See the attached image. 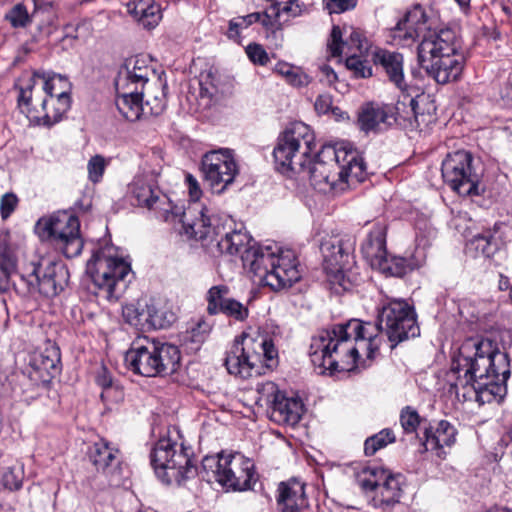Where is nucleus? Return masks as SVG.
I'll use <instances>...</instances> for the list:
<instances>
[{"label": "nucleus", "instance_id": "f257e3e1", "mask_svg": "<svg viewBox=\"0 0 512 512\" xmlns=\"http://www.w3.org/2000/svg\"><path fill=\"white\" fill-rule=\"evenodd\" d=\"M385 332L391 342L399 343L420 333L413 306L403 299H387L379 309L376 325L351 319L333 325L312 337L309 357L315 371H350L357 366L360 351L371 359L378 350L377 332Z\"/></svg>", "mask_w": 512, "mask_h": 512}, {"label": "nucleus", "instance_id": "f03ea898", "mask_svg": "<svg viewBox=\"0 0 512 512\" xmlns=\"http://www.w3.org/2000/svg\"><path fill=\"white\" fill-rule=\"evenodd\" d=\"M419 37H422L417 48L420 66L439 84L457 80L464 67V55L455 32L431 30L425 10L415 5L389 30L388 39L392 45L405 47Z\"/></svg>", "mask_w": 512, "mask_h": 512}, {"label": "nucleus", "instance_id": "7ed1b4c3", "mask_svg": "<svg viewBox=\"0 0 512 512\" xmlns=\"http://www.w3.org/2000/svg\"><path fill=\"white\" fill-rule=\"evenodd\" d=\"M450 373L455 394L465 400L474 397L482 405L503 398L510 369L506 355L490 340L469 338L459 348Z\"/></svg>", "mask_w": 512, "mask_h": 512}, {"label": "nucleus", "instance_id": "20e7f679", "mask_svg": "<svg viewBox=\"0 0 512 512\" xmlns=\"http://www.w3.org/2000/svg\"><path fill=\"white\" fill-rule=\"evenodd\" d=\"M365 163L350 143L324 145L309 167V180L321 193H339L346 189L348 178L361 181Z\"/></svg>", "mask_w": 512, "mask_h": 512}, {"label": "nucleus", "instance_id": "39448f33", "mask_svg": "<svg viewBox=\"0 0 512 512\" xmlns=\"http://www.w3.org/2000/svg\"><path fill=\"white\" fill-rule=\"evenodd\" d=\"M242 261L259 283L275 292L289 289L301 279L294 252L277 244L248 249Z\"/></svg>", "mask_w": 512, "mask_h": 512}, {"label": "nucleus", "instance_id": "423d86ee", "mask_svg": "<svg viewBox=\"0 0 512 512\" xmlns=\"http://www.w3.org/2000/svg\"><path fill=\"white\" fill-rule=\"evenodd\" d=\"M224 364L229 374L250 378L261 373V365L269 369L276 367L278 350L272 338L249 327L235 339L226 353Z\"/></svg>", "mask_w": 512, "mask_h": 512}, {"label": "nucleus", "instance_id": "0eeeda50", "mask_svg": "<svg viewBox=\"0 0 512 512\" xmlns=\"http://www.w3.org/2000/svg\"><path fill=\"white\" fill-rule=\"evenodd\" d=\"M197 214L192 222H187L186 232L190 233L195 239L202 242L203 246L211 253L236 255L243 257L246 250L256 247L248 246L250 237L242 230H232L231 225L220 223L218 218L213 217L207 207H196Z\"/></svg>", "mask_w": 512, "mask_h": 512}, {"label": "nucleus", "instance_id": "6e6552de", "mask_svg": "<svg viewBox=\"0 0 512 512\" xmlns=\"http://www.w3.org/2000/svg\"><path fill=\"white\" fill-rule=\"evenodd\" d=\"M200 475L234 491L249 490L256 482L253 461L238 452L204 457Z\"/></svg>", "mask_w": 512, "mask_h": 512}, {"label": "nucleus", "instance_id": "1a4fd4ad", "mask_svg": "<svg viewBox=\"0 0 512 512\" xmlns=\"http://www.w3.org/2000/svg\"><path fill=\"white\" fill-rule=\"evenodd\" d=\"M151 465L157 477L165 484L181 485L197 474L191 449L171 439H160L151 452Z\"/></svg>", "mask_w": 512, "mask_h": 512}, {"label": "nucleus", "instance_id": "9d476101", "mask_svg": "<svg viewBox=\"0 0 512 512\" xmlns=\"http://www.w3.org/2000/svg\"><path fill=\"white\" fill-rule=\"evenodd\" d=\"M180 362V352L174 345L146 341L135 343L125 354L127 368L145 377L173 373Z\"/></svg>", "mask_w": 512, "mask_h": 512}, {"label": "nucleus", "instance_id": "9b49d317", "mask_svg": "<svg viewBox=\"0 0 512 512\" xmlns=\"http://www.w3.org/2000/svg\"><path fill=\"white\" fill-rule=\"evenodd\" d=\"M315 137L310 127L303 122H294L279 135L273 150L275 163L282 172L297 171L305 167L315 146Z\"/></svg>", "mask_w": 512, "mask_h": 512}, {"label": "nucleus", "instance_id": "f8f14e48", "mask_svg": "<svg viewBox=\"0 0 512 512\" xmlns=\"http://www.w3.org/2000/svg\"><path fill=\"white\" fill-rule=\"evenodd\" d=\"M94 285L106 293V298H118L120 287H124L125 278L131 272V265L124 258L116 255L113 247L97 250L87 263Z\"/></svg>", "mask_w": 512, "mask_h": 512}, {"label": "nucleus", "instance_id": "ddd939ff", "mask_svg": "<svg viewBox=\"0 0 512 512\" xmlns=\"http://www.w3.org/2000/svg\"><path fill=\"white\" fill-rule=\"evenodd\" d=\"M355 244L353 236L339 234L328 236L321 242L324 270L331 288L336 293L349 290L351 287L347 269L352 260Z\"/></svg>", "mask_w": 512, "mask_h": 512}, {"label": "nucleus", "instance_id": "4468645a", "mask_svg": "<svg viewBox=\"0 0 512 512\" xmlns=\"http://www.w3.org/2000/svg\"><path fill=\"white\" fill-rule=\"evenodd\" d=\"M36 229L43 238L50 239L67 258L78 256L83 249L80 222L69 211H58L37 221Z\"/></svg>", "mask_w": 512, "mask_h": 512}, {"label": "nucleus", "instance_id": "2eb2a0df", "mask_svg": "<svg viewBox=\"0 0 512 512\" xmlns=\"http://www.w3.org/2000/svg\"><path fill=\"white\" fill-rule=\"evenodd\" d=\"M129 194L134 205L153 211L164 221L179 217L182 224L186 226L188 215L196 211V207H189L188 211H183L182 207L174 205L169 197L155 185L151 176H136L129 185Z\"/></svg>", "mask_w": 512, "mask_h": 512}, {"label": "nucleus", "instance_id": "dca6fc26", "mask_svg": "<svg viewBox=\"0 0 512 512\" xmlns=\"http://www.w3.org/2000/svg\"><path fill=\"white\" fill-rule=\"evenodd\" d=\"M51 95L41 82L38 72L23 79L19 89L18 106L22 113L36 125L52 126L62 119L60 113L49 112L48 103Z\"/></svg>", "mask_w": 512, "mask_h": 512}, {"label": "nucleus", "instance_id": "f3484780", "mask_svg": "<svg viewBox=\"0 0 512 512\" xmlns=\"http://www.w3.org/2000/svg\"><path fill=\"white\" fill-rule=\"evenodd\" d=\"M20 281L25 285V288H19L23 294L39 292L46 297H53L64 289L67 271L61 263L43 258L31 262L28 272L20 275Z\"/></svg>", "mask_w": 512, "mask_h": 512}, {"label": "nucleus", "instance_id": "a211bd4d", "mask_svg": "<svg viewBox=\"0 0 512 512\" xmlns=\"http://www.w3.org/2000/svg\"><path fill=\"white\" fill-rule=\"evenodd\" d=\"M401 475H392L380 466H368L357 477L361 489L365 492H375L372 498L374 508H385L398 503L402 496Z\"/></svg>", "mask_w": 512, "mask_h": 512}, {"label": "nucleus", "instance_id": "6ab92c4d", "mask_svg": "<svg viewBox=\"0 0 512 512\" xmlns=\"http://www.w3.org/2000/svg\"><path fill=\"white\" fill-rule=\"evenodd\" d=\"M473 157L464 150L447 155L442 162V177L452 190L461 196L480 194L479 176L472 167Z\"/></svg>", "mask_w": 512, "mask_h": 512}, {"label": "nucleus", "instance_id": "aec40b11", "mask_svg": "<svg viewBox=\"0 0 512 512\" xmlns=\"http://www.w3.org/2000/svg\"><path fill=\"white\" fill-rule=\"evenodd\" d=\"M258 401L269 406L272 421L281 425H296L303 414V403L299 398L287 397L274 382L267 381L257 385Z\"/></svg>", "mask_w": 512, "mask_h": 512}, {"label": "nucleus", "instance_id": "412c9836", "mask_svg": "<svg viewBox=\"0 0 512 512\" xmlns=\"http://www.w3.org/2000/svg\"><path fill=\"white\" fill-rule=\"evenodd\" d=\"M201 171L210 188L222 192L234 181L238 167L229 149H219L203 156Z\"/></svg>", "mask_w": 512, "mask_h": 512}, {"label": "nucleus", "instance_id": "4be33fe9", "mask_svg": "<svg viewBox=\"0 0 512 512\" xmlns=\"http://www.w3.org/2000/svg\"><path fill=\"white\" fill-rule=\"evenodd\" d=\"M361 252L371 267L392 276L405 274V267L395 263V267L387 257L386 226L377 223L361 245Z\"/></svg>", "mask_w": 512, "mask_h": 512}, {"label": "nucleus", "instance_id": "5701e85b", "mask_svg": "<svg viewBox=\"0 0 512 512\" xmlns=\"http://www.w3.org/2000/svg\"><path fill=\"white\" fill-rule=\"evenodd\" d=\"M422 98L416 88L410 87L401 91L395 105L388 104L392 116L391 125L396 123L405 129L421 130L426 122V115L419 109V100Z\"/></svg>", "mask_w": 512, "mask_h": 512}, {"label": "nucleus", "instance_id": "b1692460", "mask_svg": "<svg viewBox=\"0 0 512 512\" xmlns=\"http://www.w3.org/2000/svg\"><path fill=\"white\" fill-rule=\"evenodd\" d=\"M159 75L144 56H134L127 59L119 70L115 86H119L123 90H127V88L134 89V91L143 90L151 79Z\"/></svg>", "mask_w": 512, "mask_h": 512}, {"label": "nucleus", "instance_id": "393cba45", "mask_svg": "<svg viewBox=\"0 0 512 512\" xmlns=\"http://www.w3.org/2000/svg\"><path fill=\"white\" fill-rule=\"evenodd\" d=\"M61 356L59 348L54 344L47 345L43 350L35 352L30 361L29 377L35 384H47L60 371Z\"/></svg>", "mask_w": 512, "mask_h": 512}, {"label": "nucleus", "instance_id": "a878e982", "mask_svg": "<svg viewBox=\"0 0 512 512\" xmlns=\"http://www.w3.org/2000/svg\"><path fill=\"white\" fill-rule=\"evenodd\" d=\"M118 453V449L112 447L106 440L100 439L89 447L88 457L98 472L114 481L115 475L118 474Z\"/></svg>", "mask_w": 512, "mask_h": 512}, {"label": "nucleus", "instance_id": "bb28decb", "mask_svg": "<svg viewBox=\"0 0 512 512\" xmlns=\"http://www.w3.org/2000/svg\"><path fill=\"white\" fill-rule=\"evenodd\" d=\"M41 82L51 95L50 103L55 106V111L60 113L61 116L68 111L70 108V89L71 83L67 77L60 74L47 75L45 73H39Z\"/></svg>", "mask_w": 512, "mask_h": 512}, {"label": "nucleus", "instance_id": "cd10ccee", "mask_svg": "<svg viewBox=\"0 0 512 512\" xmlns=\"http://www.w3.org/2000/svg\"><path fill=\"white\" fill-rule=\"evenodd\" d=\"M341 42V28L339 26H333L330 40L328 43L331 55L346 56V66L348 69L354 71L356 77L367 78L372 75V69L367 65V62L362 60L359 53L345 51V47H348L347 43Z\"/></svg>", "mask_w": 512, "mask_h": 512}, {"label": "nucleus", "instance_id": "c85d7f7f", "mask_svg": "<svg viewBox=\"0 0 512 512\" xmlns=\"http://www.w3.org/2000/svg\"><path fill=\"white\" fill-rule=\"evenodd\" d=\"M277 502L281 512H302L308 506L304 484L296 479L281 482Z\"/></svg>", "mask_w": 512, "mask_h": 512}, {"label": "nucleus", "instance_id": "c756f323", "mask_svg": "<svg viewBox=\"0 0 512 512\" xmlns=\"http://www.w3.org/2000/svg\"><path fill=\"white\" fill-rule=\"evenodd\" d=\"M116 88V100L115 104L120 114L128 121H137L142 116L146 117L149 115L143 99L141 96L140 89L135 90L127 88V90L121 89L119 86Z\"/></svg>", "mask_w": 512, "mask_h": 512}, {"label": "nucleus", "instance_id": "7c9ffc66", "mask_svg": "<svg viewBox=\"0 0 512 512\" xmlns=\"http://www.w3.org/2000/svg\"><path fill=\"white\" fill-rule=\"evenodd\" d=\"M504 223H495L492 228L475 235L469 242L470 248L485 257L493 256L505 243Z\"/></svg>", "mask_w": 512, "mask_h": 512}, {"label": "nucleus", "instance_id": "2f4dec72", "mask_svg": "<svg viewBox=\"0 0 512 512\" xmlns=\"http://www.w3.org/2000/svg\"><path fill=\"white\" fill-rule=\"evenodd\" d=\"M18 258L10 242L8 233L0 235V293L7 292L11 286V277L17 272Z\"/></svg>", "mask_w": 512, "mask_h": 512}, {"label": "nucleus", "instance_id": "473e14b6", "mask_svg": "<svg viewBox=\"0 0 512 512\" xmlns=\"http://www.w3.org/2000/svg\"><path fill=\"white\" fill-rule=\"evenodd\" d=\"M164 72L146 84L143 90L140 89L142 99H145V106L149 115H160L167 105V82L163 77Z\"/></svg>", "mask_w": 512, "mask_h": 512}, {"label": "nucleus", "instance_id": "72a5a7b5", "mask_svg": "<svg viewBox=\"0 0 512 512\" xmlns=\"http://www.w3.org/2000/svg\"><path fill=\"white\" fill-rule=\"evenodd\" d=\"M126 7L128 14L143 28H155L162 19L161 7L154 0H130Z\"/></svg>", "mask_w": 512, "mask_h": 512}, {"label": "nucleus", "instance_id": "f704fd0d", "mask_svg": "<svg viewBox=\"0 0 512 512\" xmlns=\"http://www.w3.org/2000/svg\"><path fill=\"white\" fill-rule=\"evenodd\" d=\"M456 435V428L450 422L441 420L435 428L425 430L424 446L426 450L436 451L441 456L444 447H451L455 443Z\"/></svg>", "mask_w": 512, "mask_h": 512}, {"label": "nucleus", "instance_id": "c9c22d12", "mask_svg": "<svg viewBox=\"0 0 512 512\" xmlns=\"http://www.w3.org/2000/svg\"><path fill=\"white\" fill-rule=\"evenodd\" d=\"M392 116L388 109V104H366L358 116V124L362 131L376 132L381 129V125L391 126Z\"/></svg>", "mask_w": 512, "mask_h": 512}, {"label": "nucleus", "instance_id": "e433bc0d", "mask_svg": "<svg viewBox=\"0 0 512 512\" xmlns=\"http://www.w3.org/2000/svg\"><path fill=\"white\" fill-rule=\"evenodd\" d=\"M377 61L384 68L389 80L395 84L400 91L410 88L404 79L403 56L400 53L380 51L376 55Z\"/></svg>", "mask_w": 512, "mask_h": 512}, {"label": "nucleus", "instance_id": "4c0bfd02", "mask_svg": "<svg viewBox=\"0 0 512 512\" xmlns=\"http://www.w3.org/2000/svg\"><path fill=\"white\" fill-rule=\"evenodd\" d=\"M146 313L147 321L156 329L169 327L176 320L174 312L161 300H151L146 305Z\"/></svg>", "mask_w": 512, "mask_h": 512}, {"label": "nucleus", "instance_id": "58836bf2", "mask_svg": "<svg viewBox=\"0 0 512 512\" xmlns=\"http://www.w3.org/2000/svg\"><path fill=\"white\" fill-rule=\"evenodd\" d=\"M273 71L294 87H302L310 83V77L300 67L284 61L277 62Z\"/></svg>", "mask_w": 512, "mask_h": 512}, {"label": "nucleus", "instance_id": "ea45409f", "mask_svg": "<svg viewBox=\"0 0 512 512\" xmlns=\"http://www.w3.org/2000/svg\"><path fill=\"white\" fill-rule=\"evenodd\" d=\"M97 384L102 387L101 398L105 402H118L123 398V391L113 385L112 377L106 367L102 366L96 376Z\"/></svg>", "mask_w": 512, "mask_h": 512}, {"label": "nucleus", "instance_id": "a19ab883", "mask_svg": "<svg viewBox=\"0 0 512 512\" xmlns=\"http://www.w3.org/2000/svg\"><path fill=\"white\" fill-rule=\"evenodd\" d=\"M229 288L226 285H216L212 286L207 294H206V300H207V312L210 315H217L223 310L224 305L227 304L228 301L231 300V298L228 297L229 295Z\"/></svg>", "mask_w": 512, "mask_h": 512}, {"label": "nucleus", "instance_id": "79ce46f5", "mask_svg": "<svg viewBox=\"0 0 512 512\" xmlns=\"http://www.w3.org/2000/svg\"><path fill=\"white\" fill-rule=\"evenodd\" d=\"M261 19V13L254 12L245 16H238L229 21L227 37L237 43L241 40V31L247 29L252 24Z\"/></svg>", "mask_w": 512, "mask_h": 512}, {"label": "nucleus", "instance_id": "37998d69", "mask_svg": "<svg viewBox=\"0 0 512 512\" xmlns=\"http://www.w3.org/2000/svg\"><path fill=\"white\" fill-rule=\"evenodd\" d=\"M395 441V435L390 429H383L379 433L367 438L364 443V452L367 456L374 455L378 450Z\"/></svg>", "mask_w": 512, "mask_h": 512}, {"label": "nucleus", "instance_id": "c03bdc74", "mask_svg": "<svg viewBox=\"0 0 512 512\" xmlns=\"http://www.w3.org/2000/svg\"><path fill=\"white\" fill-rule=\"evenodd\" d=\"M4 19L15 28H26L32 23V17L29 15L26 6L23 3L14 5L4 16Z\"/></svg>", "mask_w": 512, "mask_h": 512}, {"label": "nucleus", "instance_id": "a18cd8bd", "mask_svg": "<svg viewBox=\"0 0 512 512\" xmlns=\"http://www.w3.org/2000/svg\"><path fill=\"white\" fill-rule=\"evenodd\" d=\"M220 313L235 321L244 322L249 316V309L246 305L234 298H231V300L224 305L223 310H221Z\"/></svg>", "mask_w": 512, "mask_h": 512}, {"label": "nucleus", "instance_id": "49530a36", "mask_svg": "<svg viewBox=\"0 0 512 512\" xmlns=\"http://www.w3.org/2000/svg\"><path fill=\"white\" fill-rule=\"evenodd\" d=\"M421 418L418 412L411 406L404 407L400 412V424L405 433L416 432Z\"/></svg>", "mask_w": 512, "mask_h": 512}, {"label": "nucleus", "instance_id": "de8ad7c7", "mask_svg": "<svg viewBox=\"0 0 512 512\" xmlns=\"http://www.w3.org/2000/svg\"><path fill=\"white\" fill-rule=\"evenodd\" d=\"M107 165L108 162L103 156L97 154L91 157L87 164L89 180L93 183L100 182Z\"/></svg>", "mask_w": 512, "mask_h": 512}, {"label": "nucleus", "instance_id": "09e8293b", "mask_svg": "<svg viewBox=\"0 0 512 512\" xmlns=\"http://www.w3.org/2000/svg\"><path fill=\"white\" fill-rule=\"evenodd\" d=\"M211 325L204 319H199L188 331V339L195 344L203 343L211 332Z\"/></svg>", "mask_w": 512, "mask_h": 512}, {"label": "nucleus", "instance_id": "8fccbe9b", "mask_svg": "<svg viewBox=\"0 0 512 512\" xmlns=\"http://www.w3.org/2000/svg\"><path fill=\"white\" fill-rule=\"evenodd\" d=\"M245 51L250 61L256 65L265 66L270 60L268 53L260 44L250 43Z\"/></svg>", "mask_w": 512, "mask_h": 512}, {"label": "nucleus", "instance_id": "3c124183", "mask_svg": "<svg viewBox=\"0 0 512 512\" xmlns=\"http://www.w3.org/2000/svg\"><path fill=\"white\" fill-rule=\"evenodd\" d=\"M325 8L330 14L342 13L353 9L357 5V0H323Z\"/></svg>", "mask_w": 512, "mask_h": 512}, {"label": "nucleus", "instance_id": "603ef678", "mask_svg": "<svg viewBox=\"0 0 512 512\" xmlns=\"http://www.w3.org/2000/svg\"><path fill=\"white\" fill-rule=\"evenodd\" d=\"M18 205V198L13 193H6L2 196L0 201V213L3 219H7L16 209Z\"/></svg>", "mask_w": 512, "mask_h": 512}, {"label": "nucleus", "instance_id": "864d4df0", "mask_svg": "<svg viewBox=\"0 0 512 512\" xmlns=\"http://www.w3.org/2000/svg\"><path fill=\"white\" fill-rule=\"evenodd\" d=\"M3 485L11 490H19L22 487L21 473L16 472L13 468H8L2 476Z\"/></svg>", "mask_w": 512, "mask_h": 512}, {"label": "nucleus", "instance_id": "5fc2aeb1", "mask_svg": "<svg viewBox=\"0 0 512 512\" xmlns=\"http://www.w3.org/2000/svg\"><path fill=\"white\" fill-rule=\"evenodd\" d=\"M340 43H347L348 47H345V51H349L350 53L356 52L362 54L363 51L366 50L363 36L359 31L353 30L350 34L349 41L344 42L341 39Z\"/></svg>", "mask_w": 512, "mask_h": 512}, {"label": "nucleus", "instance_id": "6e6d98bb", "mask_svg": "<svg viewBox=\"0 0 512 512\" xmlns=\"http://www.w3.org/2000/svg\"><path fill=\"white\" fill-rule=\"evenodd\" d=\"M185 182L187 185L190 198L194 202L198 201L202 195V190L200 188L198 180L192 174L188 173L185 176Z\"/></svg>", "mask_w": 512, "mask_h": 512}, {"label": "nucleus", "instance_id": "4d7b16f0", "mask_svg": "<svg viewBox=\"0 0 512 512\" xmlns=\"http://www.w3.org/2000/svg\"><path fill=\"white\" fill-rule=\"evenodd\" d=\"M295 1L288 0L285 3H275L269 8V11L273 13L275 19H278L281 13H293L296 15L297 11L293 8Z\"/></svg>", "mask_w": 512, "mask_h": 512}, {"label": "nucleus", "instance_id": "13d9d810", "mask_svg": "<svg viewBox=\"0 0 512 512\" xmlns=\"http://www.w3.org/2000/svg\"><path fill=\"white\" fill-rule=\"evenodd\" d=\"M332 105V99L329 95H319L315 101V109L318 113L326 114Z\"/></svg>", "mask_w": 512, "mask_h": 512}, {"label": "nucleus", "instance_id": "bf43d9fd", "mask_svg": "<svg viewBox=\"0 0 512 512\" xmlns=\"http://www.w3.org/2000/svg\"><path fill=\"white\" fill-rule=\"evenodd\" d=\"M500 96L502 100L512 104V71L509 73L506 81L501 86Z\"/></svg>", "mask_w": 512, "mask_h": 512}, {"label": "nucleus", "instance_id": "052dcab7", "mask_svg": "<svg viewBox=\"0 0 512 512\" xmlns=\"http://www.w3.org/2000/svg\"><path fill=\"white\" fill-rule=\"evenodd\" d=\"M140 313L133 305H128L123 308V316L129 324L137 325L139 322Z\"/></svg>", "mask_w": 512, "mask_h": 512}, {"label": "nucleus", "instance_id": "680f3d73", "mask_svg": "<svg viewBox=\"0 0 512 512\" xmlns=\"http://www.w3.org/2000/svg\"><path fill=\"white\" fill-rule=\"evenodd\" d=\"M258 22H261V24L266 28H274L278 26V19H275L273 13L269 10L266 13L261 14V19Z\"/></svg>", "mask_w": 512, "mask_h": 512}, {"label": "nucleus", "instance_id": "e2e57ef3", "mask_svg": "<svg viewBox=\"0 0 512 512\" xmlns=\"http://www.w3.org/2000/svg\"><path fill=\"white\" fill-rule=\"evenodd\" d=\"M321 70H322V73L325 74V76L327 77L328 82L331 83L337 79V75L331 67L323 66Z\"/></svg>", "mask_w": 512, "mask_h": 512}, {"label": "nucleus", "instance_id": "0e129e2a", "mask_svg": "<svg viewBox=\"0 0 512 512\" xmlns=\"http://www.w3.org/2000/svg\"><path fill=\"white\" fill-rule=\"evenodd\" d=\"M200 85H201V87H202V88H201V89H202V91H203V92H205V93H206L207 95H209L210 97H212V96L214 95V93L216 92V88L212 87V88L210 89L209 87L204 86V85H205V83H203V82H201V83H200Z\"/></svg>", "mask_w": 512, "mask_h": 512}, {"label": "nucleus", "instance_id": "69168bd1", "mask_svg": "<svg viewBox=\"0 0 512 512\" xmlns=\"http://www.w3.org/2000/svg\"><path fill=\"white\" fill-rule=\"evenodd\" d=\"M494 512H512V510L504 507V508H499V509L495 510Z\"/></svg>", "mask_w": 512, "mask_h": 512}, {"label": "nucleus", "instance_id": "338daca9", "mask_svg": "<svg viewBox=\"0 0 512 512\" xmlns=\"http://www.w3.org/2000/svg\"><path fill=\"white\" fill-rule=\"evenodd\" d=\"M509 298H510V300L512 302V287L510 288V291H509Z\"/></svg>", "mask_w": 512, "mask_h": 512}, {"label": "nucleus", "instance_id": "774afa93", "mask_svg": "<svg viewBox=\"0 0 512 512\" xmlns=\"http://www.w3.org/2000/svg\"><path fill=\"white\" fill-rule=\"evenodd\" d=\"M509 437H510V439L512 440V427H511V429L509 430Z\"/></svg>", "mask_w": 512, "mask_h": 512}]
</instances>
